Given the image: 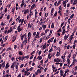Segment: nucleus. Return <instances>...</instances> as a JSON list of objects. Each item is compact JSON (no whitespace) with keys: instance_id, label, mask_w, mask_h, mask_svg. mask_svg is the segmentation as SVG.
<instances>
[{"instance_id":"nucleus-1","label":"nucleus","mask_w":77,"mask_h":77,"mask_svg":"<svg viewBox=\"0 0 77 77\" xmlns=\"http://www.w3.org/2000/svg\"><path fill=\"white\" fill-rule=\"evenodd\" d=\"M29 9H27L26 10H25L24 11L23 14H24V15H26V14H27V13H29Z\"/></svg>"},{"instance_id":"nucleus-2","label":"nucleus","mask_w":77,"mask_h":77,"mask_svg":"<svg viewBox=\"0 0 77 77\" xmlns=\"http://www.w3.org/2000/svg\"><path fill=\"white\" fill-rule=\"evenodd\" d=\"M17 30L19 32H21V31L22 30V29L20 28V26H19L18 27Z\"/></svg>"},{"instance_id":"nucleus-3","label":"nucleus","mask_w":77,"mask_h":77,"mask_svg":"<svg viewBox=\"0 0 77 77\" xmlns=\"http://www.w3.org/2000/svg\"><path fill=\"white\" fill-rule=\"evenodd\" d=\"M15 63H16V62H14L13 63L12 65L11 66V68H14V67H15Z\"/></svg>"},{"instance_id":"nucleus-4","label":"nucleus","mask_w":77,"mask_h":77,"mask_svg":"<svg viewBox=\"0 0 77 77\" xmlns=\"http://www.w3.org/2000/svg\"><path fill=\"white\" fill-rule=\"evenodd\" d=\"M51 16L52 17L53 16V12H54V8H53L52 9H51Z\"/></svg>"},{"instance_id":"nucleus-5","label":"nucleus","mask_w":77,"mask_h":77,"mask_svg":"<svg viewBox=\"0 0 77 77\" xmlns=\"http://www.w3.org/2000/svg\"><path fill=\"white\" fill-rule=\"evenodd\" d=\"M26 36V33H25L23 35H22V36H21V40H23V38H24V37Z\"/></svg>"},{"instance_id":"nucleus-6","label":"nucleus","mask_w":77,"mask_h":77,"mask_svg":"<svg viewBox=\"0 0 77 77\" xmlns=\"http://www.w3.org/2000/svg\"><path fill=\"white\" fill-rule=\"evenodd\" d=\"M35 4H33L31 6V9H33V8H34V9H35V8H35V7H36V6H35Z\"/></svg>"},{"instance_id":"nucleus-7","label":"nucleus","mask_w":77,"mask_h":77,"mask_svg":"<svg viewBox=\"0 0 77 77\" xmlns=\"http://www.w3.org/2000/svg\"><path fill=\"white\" fill-rule=\"evenodd\" d=\"M9 63H7L6 65L5 66V67H6L5 69H8V68H9Z\"/></svg>"},{"instance_id":"nucleus-8","label":"nucleus","mask_w":77,"mask_h":77,"mask_svg":"<svg viewBox=\"0 0 77 77\" xmlns=\"http://www.w3.org/2000/svg\"><path fill=\"white\" fill-rule=\"evenodd\" d=\"M68 35H65L64 36V38L65 39V41H66V39H67V38H68Z\"/></svg>"},{"instance_id":"nucleus-9","label":"nucleus","mask_w":77,"mask_h":77,"mask_svg":"<svg viewBox=\"0 0 77 77\" xmlns=\"http://www.w3.org/2000/svg\"><path fill=\"white\" fill-rule=\"evenodd\" d=\"M24 5H25V3H24V2H22L21 4L20 5L21 7L22 8L23 6Z\"/></svg>"},{"instance_id":"nucleus-10","label":"nucleus","mask_w":77,"mask_h":77,"mask_svg":"<svg viewBox=\"0 0 77 77\" xmlns=\"http://www.w3.org/2000/svg\"><path fill=\"white\" fill-rule=\"evenodd\" d=\"M60 52H58L57 53L56 56L58 57V56H60Z\"/></svg>"},{"instance_id":"nucleus-11","label":"nucleus","mask_w":77,"mask_h":77,"mask_svg":"<svg viewBox=\"0 0 77 77\" xmlns=\"http://www.w3.org/2000/svg\"><path fill=\"white\" fill-rule=\"evenodd\" d=\"M31 33H30V32H29L28 33V37H31Z\"/></svg>"},{"instance_id":"nucleus-12","label":"nucleus","mask_w":77,"mask_h":77,"mask_svg":"<svg viewBox=\"0 0 77 77\" xmlns=\"http://www.w3.org/2000/svg\"><path fill=\"white\" fill-rule=\"evenodd\" d=\"M46 27H47V26L46 25H43L42 26V27L43 29H44L46 28Z\"/></svg>"},{"instance_id":"nucleus-13","label":"nucleus","mask_w":77,"mask_h":77,"mask_svg":"<svg viewBox=\"0 0 77 77\" xmlns=\"http://www.w3.org/2000/svg\"><path fill=\"white\" fill-rule=\"evenodd\" d=\"M5 62H3V63L2 64L3 68H5Z\"/></svg>"},{"instance_id":"nucleus-14","label":"nucleus","mask_w":77,"mask_h":77,"mask_svg":"<svg viewBox=\"0 0 77 77\" xmlns=\"http://www.w3.org/2000/svg\"><path fill=\"white\" fill-rule=\"evenodd\" d=\"M37 72L39 73V72H41V70L40 69H38L37 70Z\"/></svg>"},{"instance_id":"nucleus-15","label":"nucleus","mask_w":77,"mask_h":77,"mask_svg":"<svg viewBox=\"0 0 77 77\" xmlns=\"http://www.w3.org/2000/svg\"><path fill=\"white\" fill-rule=\"evenodd\" d=\"M51 27L52 29H53V28H54V23H52Z\"/></svg>"},{"instance_id":"nucleus-16","label":"nucleus","mask_w":77,"mask_h":77,"mask_svg":"<svg viewBox=\"0 0 77 77\" xmlns=\"http://www.w3.org/2000/svg\"><path fill=\"white\" fill-rule=\"evenodd\" d=\"M23 44H27V41H25V40H24L23 42Z\"/></svg>"},{"instance_id":"nucleus-17","label":"nucleus","mask_w":77,"mask_h":77,"mask_svg":"<svg viewBox=\"0 0 77 77\" xmlns=\"http://www.w3.org/2000/svg\"><path fill=\"white\" fill-rule=\"evenodd\" d=\"M11 48H8L7 49V51H9V50H11Z\"/></svg>"},{"instance_id":"nucleus-18","label":"nucleus","mask_w":77,"mask_h":77,"mask_svg":"<svg viewBox=\"0 0 77 77\" xmlns=\"http://www.w3.org/2000/svg\"><path fill=\"white\" fill-rule=\"evenodd\" d=\"M60 60L59 59V58H57V62H60Z\"/></svg>"},{"instance_id":"nucleus-19","label":"nucleus","mask_w":77,"mask_h":77,"mask_svg":"<svg viewBox=\"0 0 77 77\" xmlns=\"http://www.w3.org/2000/svg\"><path fill=\"white\" fill-rule=\"evenodd\" d=\"M53 50V49L52 48H51L49 51V53H50V52H51Z\"/></svg>"},{"instance_id":"nucleus-20","label":"nucleus","mask_w":77,"mask_h":77,"mask_svg":"<svg viewBox=\"0 0 77 77\" xmlns=\"http://www.w3.org/2000/svg\"><path fill=\"white\" fill-rule=\"evenodd\" d=\"M48 50V48H47V49H46L45 51H44V53H46V51H47Z\"/></svg>"},{"instance_id":"nucleus-21","label":"nucleus","mask_w":77,"mask_h":77,"mask_svg":"<svg viewBox=\"0 0 77 77\" xmlns=\"http://www.w3.org/2000/svg\"><path fill=\"white\" fill-rule=\"evenodd\" d=\"M40 36L39 35H35V38H39V37Z\"/></svg>"},{"instance_id":"nucleus-22","label":"nucleus","mask_w":77,"mask_h":77,"mask_svg":"<svg viewBox=\"0 0 77 77\" xmlns=\"http://www.w3.org/2000/svg\"><path fill=\"white\" fill-rule=\"evenodd\" d=\"M43 40V38H41L40 40L39 41L40 43H41V42H42V41Z\"/></svg>"},{"instance_id":"nucleus-23","label":"nucleus","mask_w":77,"mask_h":77,"mask_svg":"<svg viewBox=\"0 0 77 77\" xmlns=\"http://www.w3.org/2000/svg\"><path fill=\"white\" fill-rule=\"evenodd\" d=\"M1 25L2 26H4L5 25V23H3V22H2L1 23Z\"/></svg>"},{"instance_id":"nucleus-24","label":"nucleus","mask_w":77,"mask_h":77,"mask_svg":"<svg viewBox=\"0 0 77 77\" xmlns=\"http://www.w3.org/2000/svg\"><path fill=\"white\" fill-rule=\"evenodd\" d=\"M67 62L68 63V64H69L70 63V60H69V59H67Z\"/></svg>"},{"instance_id":"nucleus-25","label":"nucleus","mask_w":77,"mask_h":77,"mask_svg":"<svg viewBox=\"0 0 77 77\" xmlns=\"http://www.w3.org/2000/svg\"><path fill=\"white\" fill-rule=\"evenodd\" d=\"M71 54L70 53L69 54L68 56L69 59V58H70V57H71Z\"/></svg>"},{"instance_id":"nucleus-26","label":"nucleus","mask_w":77,"mask_h":77,"mask_svg":"<svg viewBox=\"0 0 77 77\" xmlns=\"http://www.w3.org/2000/svg\"><path fill=\"white\" fill-rule=\"evenodd\" d=\"M48 31H49V29H48L45 31V33H47V32H48Z\"/></svg>"},{"instance_id":"nucleus-27","label":"nucleus","mask_w":77,"mask_h":77,"mask_svg":"<svg viewBox=\"0 0 77 77\" xmlns=\"http://www.w3.org/2000/svg\"><path fill=\"white\" fill-rule=\"evenodd\" d=\"M9 74H7L6 75V77H11V75H9Z\"/></svg>"},{"instance_id":"nucleus-28","label":"nucleus","mask_w":77,"mask_h":77,"mask_svg":"<svg viewBox=\"0 0 77 77\" xmlns=\"http://www.w3.org/2000/svg\"><path fill=\"white\" fill-rule=\"evenodd\" d=\"M69 69H67L66 71H65V73H67V72H69Z\"/></svg>"},{"instance_id":"nucleus-29","label":"nucleus","mask_w":77,"mask_h":77,"mask_svg":"<svg viewBox=\"0 0 77 77\" xmlns=\"http://www.w3.org/2000/svg\"><path fill=\"white\" fill-rule=\"evenodd\" d=\"M54 37H52L51 39V40H50V42H52V41H53V39H54Z\"/></svg>"},{"instance_id":"nucleus-30","label":"nucleus","mask_w":77,"mask_h":77,"mask_svg":"<svg viewBox=\"0 0 77 77\" xmlns=\"http://www.w3.org/2000/svg\"><path fill=\"white\" fill-rule=\"evenodd\" d=\"M23 66H24V64H21L20 66V68H23Z\"/></svg>"},{"instance_id":"nucleus-31","label":"nucleus","mask_w":77,"mask_h":77,"mask_svg":"<svg viewBox=\"0 0 77 77\" xmlns=\"http://www.w3.org/2000/svg\"><path fill=\"white\" fill-rule=\"evenodd\" d=\"M11 60H12V61H14V60H15V58L14 57H13L11 59Z\"/></svg>"},{"instance_id":"nucleus-32","label":"nucleus","mask_w":77,"mask_h":77,"mask_svg":"<svg viewBox=\"0 0 77 77\" xmlns=\"http://www.w3.org/2000/svg\"><path fill=\"white\" fill-rule=\"evenodd\" d=\"M25 39L24 40L25 41H27V37H26V36H25Z\"/></svg>"},{"instance_id":"nucleus-33","label":"nucleus","mask_w":77,"mask_h":77,"mask_svg":"<svg viewBox=\"0 0 77 77\" xmlns=\"http://www.w3.org/2000/svg\"><path fill=\"white\" fill-rule=\"evenodd\" d=\"M33 69V67H31V68L29 69V71H31Z\"/></svg>"},{"instance_id":"nucleus-34","label":"nucleus","mask_w":77,"mask_h":77,"mask_svg":"<svg viewBox=\"0 0 77 77\" xmlns=\"http://www.w3.org/2000/svg\"><path fill=\"white\" fill-rule=\"evenodd\" d=\"M36 32H35L33 34V36H35V35H36Z\"/></svg>"},{"instance_id":"nucleus-35","label":"nucleus","mask_w":77,"mask_h":77,"mask_svg":"<svg viewBox=\"0 0 77 77\" xmlns=\"http://www.w3.org/2000/svg\"><path fill=\"white\" fill-rule=\"evenodd\" d=\"M29 70L30 71L29 69H28V67L26 68V72L27 71L28 72V71H29Z\"/></svg>"},{"instance_id":"nucleus-36","label":"nucleus","mask_w":77,"mask_h":77,"mask_svg":"<svg viewBox=\"0 0 77 77\" xmlns=\"http://www.w3.org/2000/svg\"><path fill=\"white\" fill-rule=\"evenodd\" d=\"M76 42H77V40H75L74 41V42L73 43V44H75V43Z\"/></svg>"},{"instance_id":"nucleus-37","label":"nucleus","mask_w":77,"mask_h":77,"mask_svg":"<svg viewBox=\"0 0 77 77\" xmlns=\"http://www.w3.org/2000/svg\"><path fill=\"white\" fill-rule=\"evenodd\" d=\"M74 14H72V15L70 16V18H72L73 17H74Z\"/></svg>"},{"instance_id":"nucleus-38","label":"nucleus","mask_w":77,"mask_h":77,"mask_svg":"<svg viewBox=\"0 0 77 77\" xmlns=\"http://www.w3.org/2000/svg\"><path fill=\"white\" fill-rule=\"evenodd\" d=\"M42 56H39V60H41V59H42Z\"/></svg>"},{"instance_id":"nucleus-39","label":"nucleus","mask_w":77,"mask_h":77,"mask_svg":"<svg viewBox=\"0 0 77 77\" xmlns=\"http://www.w3.org/2000/svg\"><path fill=\"white\" fill-rule=\"evenodd\" d=\"M35 53V51H34L33 52H32L31 54V55L32 56L33 54H34V53Z\"/></svg>"},{"instance_id":"nucleus-40","label":"nucleus","mask_w":77,"mask_h":77,"mask_svg":"<svg viewBox=\"0 0 77 77\" xmlns=\"http://www.w3.org/2000/svg\"><path fill=\"white\" fill-rule=\"evenodd\" d=\"M57 12H56L54 14V17H56L57 15Z\"/></svg>"},{"instance_id":"nucleus-41","label":"nucleus","mask_w":77,"mask_h":77,"mask_svg":"<svg viewBox=\"0 0 77 77\" xmlns=\"http://www.w3.org/2000/svg\"><path fill=\"white\" fill-rule=\"evenodd\" d=\"M62 32V30H61V29L60 28L57 31V32Z\"/></svg>"},{"instance_id":"nucleus-42","label":"nucleus","mask_w":77,"mask_h":77,"mask_svg":"<svg viewBox=\"0 0 77 77\" xmlns=\"http://www.w3.org/2000/svg\"><path fill=\"white\" fill-rule=\"evenodd\" d=\"M8 36H6L5 37V42L6 41V40H7V39H8Z\"/></svg>"},{"instance_id":"nucleus-43","label":"nucleus","mask_w":77,"mask_h":77,"mask_svg":"<svg viewBox=\"0 0 77 77\" xmlns=\"http://www.w3.org/2000/svg\"><path fill=\"white\" fill-rule=\"evenodd\" d=\"M63 24H64V22L62 23V24H61V27H62V26H63Z\"/></svg>"},{"instance_id":"nucleus-44","label":"nucleus","mask_w":77,"mask_h":77,"mask_svg":"<svg viewBox=\"0 0 77 77\" xmlns=\"http://www.w3.org/2000/svg\"><path fill=\"white\" fill-rule=\"evenodd\" d=\"M32 4H33L35 3V0H32V1L31 2Z\"/></svg>"},{"instance_id":"nucleus-45","label":"nucleus","mask_w":77,"mask_h":77,"mask_svg":"<svg viewBox=\"0 0 77 77\" xmlns=\"http://www.w3.org/2000/svg\"><path fill=\"white\" fill-rule=\"evenodd\" d=\"M10 17V15H8L7 17V20H8V19H9V17Z\"/></svg>"},{"instance_id":"nucleus-46","label":"nucleus","mask_w":77,"mask_h":77,"mask_svg":"<svg viewBox=\"0 0 77 77\" xmlns=\"http://www.w3.org/2000/svg\"><path fill=\"white\" fill-rule=\"evenodd\" d=\"M41 53H42V51H40L38 52V54H39V55H40V54H41Z\"/></svg>"},{"instance_id":"nucleus-47","label":"nucleus","mask_w":77,"mask_h":77,"mask_svg":"<svg viewBox=\"0 0 77 77\" xmlns=\"http://www.w3.org/2000/svg\"><path fill=\"white\" fill-rule=\"evenodd\" d=\"M12 31H11V30H8V33H11V32H12Z\"/></svg>"},{"instance_id":"nucleus-48","label":"nucleus","mask_w":77,"mask_h":77,"mask_svg":"<svg viewBox=\"0 0 77 77\" xmlns=\"http://www.w3.org/2000/svg\"><path fill=\"white\" fill-rule=\"evenodd\" d=\"M33 56H34L33 55H32L31 57H30V59L31 60V59H32V58H33Z\"/></svg>"},{"instance_id":"nucleus-49","label":"nucleus","mask_w":77,"mask_h":77,"mask_svg":"<svg viewBox=\"0 0 77 77\" xmlns=\"http://www.w3.org/2000/svg\"><path fill=\"white\" fill-rule=\"evenodd\" d=\"M14 49H16V48H17V46L16 45H14Z\"/></svg>"},{"instance_id":"nucleus-50","label":"nucleus","mask_w":77,"mask_h":77,"mask_svg":"<svg viewBox=\"0 0 77 77\" xmlns=\"http://www.w3.org/2000/svg\"><path fill=\"white\" fill-rule=\"evenodd\" d=\"M40 69L42 71V70H44V68L43 67H41V68Z\"/></svg>"},{"instance_id":"nucleus-51","label":"nucleus","mask_w":77,"mask_h":77,"mask_svg":"<svg viewBox=\"0 0 77 77\" xmlns=\"http://www.w3.org/2000/svg\"><path fill=\"white\" fill-rule=\"evenodd\" d=\"M45 17H47V16H48V13H46L45 14Z\"/></svg>"},{"instance_id":"nucleus-52","label":"nucleus","mask_w":77,"mask_h":77,"mask_svg":"<svg viewBox=\"0 0 77 77\" xmlns=\"http://www.w3.org/2000/svg\"><path fill=\"white\" fill-rule=\"evenodd\" d=\"M72 47H73V48L74 49H75V45H73Z\"/></svg>"},{"instance_id":"nucleus-53","label":"nucleus","mask_w":77,"mask_h":77,"mask_svg":"<svg viewBox=\"0 0 77 77\" xmlns=\"http://www.w3.org/2000/svg\"><path fill=\"white\" fill-rule=\"evenodd\" d=\"M46 47H47L46 46H43V49H44H44L45 48H46Z\"/></svg>"},{"instance_id":"nucleus-54","label":"nucleus","mask_w":77,"mask_h":77,"mask_svg":"<svg viewBox=\"0 0 77 77\" xmlns=\"http://www.w3.org/2000/svg\"><path fill=\"white\" fill-rule=\"evenodd\" d=\"M4 29H5V28L4 27H2V28L1 29V30H4Z\"/></svg>"},{"instance_id":"nucleus-55","label":"nucleus","mask_w":77,"mask_h":77,"mask_svg":"<svg viewBox=\"0 0 77 77\" xmlns=\"http://www.w3.org/2000/svg\"><path fill=\"white\" fill-rule=\"evenodd\" d=\"M24 75H27V71H26L24 73Z\"/></svg>"},{"instance_id":"nucleus-56","label":"nucleus","mask_w":77,"mask_h":77,"mask_svg":"<svg viewBox=\"0 0 77 77\" xmlns=\"http://www.w3.org/2000/svg\"><path fill=\"white\" fill-rule=\"evenodd\" d=\"M15 21H14L13 23L11 24V25H14V24H15Z\"/></svg>"},{"instance_id":"nucleus-57","label":"nucleus","mask_w":77,"mask_h":77,"mask_svg":"<svg viewBox=\"0 0 77 77\" xmlns=\"http://www.w3.org/2000/svg\"><path fill=\"white\" fill-rule=\"evenodd\" d=\"M71 9H75V7H71Z\"/></svg>"},{"instance_id":"nucleus-58","label":"nucleus","mask_w":77,"mask_h":77,"mask_svg":"<svg viewBox=\"0 0 77 77\" xmlns=\"http://www.w3.org/2000/svg\"><path fill=\"white\" fill-rule=\"evenodd\" d=\"M12 10H13L12 12H13L14 13V10H15V8L14 7H13V8Z\"/></svg>"},{"instance_id":"nucleus-59","label":"nucleus","mask_w":77,"mask_h":77,"mask_svg":"<svg viewBox=\"0 0 77 77\" xmlns=\"http://www.w3.org/2000/svg\"><path fill=\"white\" fill-rule=\"evenodd\" d=\"M26 58L27 59H28L29 58V55H27V56H26Z\"/></svg>"},{"instance_id":"nucleus-60","label":"nucleus","mask_w":77,"mask_h":77,"mask_svg":"<svg viewBox=\"0 0 77 77\" xmlns=\"http://www.w3.org/2000/svg\"><path fill=\"white\" fill-rule=\"evenodd\" d=\"M60 74L63 73V71L61 69L60 70Z\"/></svg>"},{"instance_id":"nucleus-61","label":"nucleus","mask_w":77,"mask_h":77,"mask_svg":"<svg viewBox=\"0 0 77 77\" xmlns=\"http://www.w3.org/2000/svg\"><path fill=\"white\" fill-rule=\"evenodd\" d=\"M21 74H19V75H18V77H21Z\"/></svg>"},{"instance_id":"nucleus-62","label":"nucleus","mask_w":77,"mask_h":77,"mask_svg":"<svg viewBox=\"0 0 77 77\" xmlns=\"http://www.w3.org/2000/svg\"><path fill=\"white\" fill-rule=\"evenodd\" d=\"M15 68H16V69H18V66L17 65H16Z\"/></svg>"},{"instance_id":"nucleus-63","label":"nucleus","mask_w":77,"mask_h":77,"mask_svg":"<svg viewBox=\"0 0 77 77\" xmlns=\"http://www.w3.org/2000/svg\"><path fill=\"white\" fill-rule=\"evenodd\" d=\"M3 14H2V15L1 17H0V19H2V18H3Z\"/></svg>"},{"instance_id":"nucleus-64","label":"nucleus","mask_w":77,"mask_h":77,"mask_svg":"<svg viewBox=\"0 0 77 77\" xmlns=\"http://www.w3.org/2000/svg\"><path fill=\"white\" fill-rule=\"evenodd\" d=\"M73 38V37L72 36L70 38L69 40H72V39Z\"/></svg>"}]
</instances>
